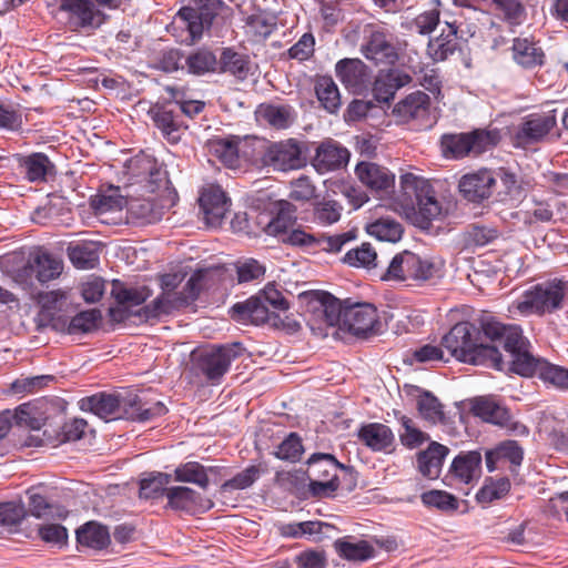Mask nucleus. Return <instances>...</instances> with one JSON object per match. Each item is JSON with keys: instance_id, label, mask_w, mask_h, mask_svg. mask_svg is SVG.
I'll return each instance as SVG.
<instances>
[{"instance_id": "27", "label": "nucleus", "mask_w": 568, "mask_h": 568, "mask_svg": "<svg viewBox=\"0 0 568 568\" xmlns=\"http://www.w3.org/2000/svg\"><path fill=\"white\" fill-rule=\"evenodd\" d=\"M458 49L457 27L452 23H446L442 33L428 41L427 53L433 61L438 62L448 59Z\"/></svg>"}, {"instance_id": "9", "label": "nucleus", "mask_w": 568, "mask_h": 568, "mask_svg": "<svg viewBox=\"0 0 568 568\" xmlns=\"http://www.w3.org/2000/svg\"><path fill=\"white\" fill-rule=\"evenodd\" d=\"M400 187L406 201L417 205L420 216L426 222H430L440 215L442 206L427 181L413 173H405L400 176Z\"/></svg>"}, {"instance_id": "60", "label": "nucleus", "mask_w": 568, "mask_h": 568, "mask_svg": "<svg viewBox=\"0 0 568 568\" xmlns=\"http://www.w3.org/2000/svg\"><path fill=\"white\" fill-rule=\"evenodd\" d=\"M237 282L247 283L263 277L265 267L254 258L239 261L235 264Z\"/></svg>"}, {"instance_id": "34", "label": "nucleus", "mask_w": 568, "mask_h": 568, "mask_svg": "<svg viewBox=\"0 0 568 568\" xmlns=\"http://www.w3.org/2000/svg\"><path fill=\"white\" fill-rule=\"evenodd\" d=\"M429 103L430 99L428 94L422 91H416L400 100L394 106L393 112L403 121H409L425 116L427 114Z\"/></svg>"}, {"instance_id": "24", "label": "nucleus", "mask_w": 568, "mask_h": 568, "mask_svg": "<svg viewBox=\"0 0 568 568\" xmlns=\"http://www.w3.org/2000/svg\"><path fill=\"white\" fill-rule=\"evenodd\" d=\"M390 38L392 36L383 30L372 31L367 43L363 47L365 58L376 63L393 64L397 60V52Z\"/></svg>"}, {"instance_id": "5", "label": "nucleus", "mask_w": 568, "mask_h": 568, "mask_svg": "<svg viewBox=\"0 0 568 568\" xmlns=\"http://www.w3.org/2000/svg\"><path fill=\"white\" fill-rule=\"evenodd\" d=\"M245 348L241 343H231L201 348L192 354L193 367L212 385L220 384L233 361L242 356Z\"/></svg>"}, {"instance_id": "40", "label": "nucleus", "mask_w": 568, "mask_h": 568, "mask_svg": "<svg viewBox=\"0 0 568 568\" xmlns=\"http://www.w3.org/2000/svg\"><path fill=\"white\" fill-rule=\"evenodd\" d=\"M77 540L82 546L103 549L110 544V532L105 526L89 521L77 530Z\"/></svg>"}, {"instance_id": "57", "label": "nucleus", "mask_w": 568, "mask_h": 568, "mask_svg": "<svg viewBox=\"0 0 568 568\" xmlns=\"http://www.w3.org/2000/svg\"><path fill=\"white\" fill-rule=\"evenodd\" d=\"M101 317L99 310L80 312L70 320V334H83L93 331Z\"/></svg>"}, {"instance_id": "32", "label": "nucleus", "mask_w": 568, "mask_h": 568, "mask_svg": "<svg viewBox=\"0 0 568 568\" xmlns=\"http://www.w3.org/2000/svg\"><path fill=\"white\" fill-rule=\"evenodd\" d=\"M514 60L524 68H535L544 63L542 49L531 39L516 38L511 47Z\"/></svg>"}, {"instance_id": "10", "label": "nucleus", "mask_w": 568, "mask_h": 568, "mask_svg": "<svg viewBox=\"0 0 568 568\" xmlns=\"http://www.w3.org/2000/svg\"><path fill=\"white\" fill-rule=\"evenodd\" d=\"M557 123L555 111L530 113L523 118L515 131V145L526 148L542 141Z\"/></svg>"}, {"instance_id": "56", "label": "nucleus", "mask_w": 568, "mask_h": 568, "mask_svg": "<svg viewBox=\"0 0 568 568\" xmlns=\"http://www.w3.org/2000/svg\"><path fill=\"white\" fill-rule=\"evenodd\" d=\"M304 452L302 439L296 433H291L275 450L274 455L282 460L297 462Z\"/></svg>"}, {"instance_id": "58", "label": "nucleus", "mask_w": 568, "mask_h": 568, "mask_svg": "<svg viewBox=\"0 0 568 568\" xmlns=\"http://www.w3.org/2000/svg\"><path fill=\"white\" fill-rule=\"evenodd\" d=\"M36 321L39 329L51 328L70 334V321L58 312L39 311Z\"/></svg>"}, {"instance_id": "18", "label": "nucleus", "mask_w": 568, "mask_h": 568, "mask_svg": "<svg viewBox=\"0 0 568 568\" xmlns=\"http://www.w3.org/2000/svg\"><path fill=\"white\" fill-rule=\"evenodd\" d=\"M116 394L98 393L80 400V408L83 412H91L105 422L124 418V402Z\"/></svg>"}, {"instance_id": "45", "label": "nucleus", "mask_w": 568, "mask_h": 568, "mask_svg": "<svg viewBox=\"0 0 568 568\" xmlns=\"http://www.w3.org/2000/svg\"><path fill=\"white\" fill-rule=\"evenodd\" d=\"M68 255L79 268H91L99 260V246L95 242L70 244Z\"/></svg>"}, {"instance_id": "2", "label": "nucleus", "mask_w": 568, "mask_h": 568, "mask_svg": "<svg viewBox=\"0 0 568 568\" xmlns=\"http://www.w3.org/2000/svg\"><path fill=\"white\" fill-rule=\"evenodd\" d=\"M307 325L318 334L338 325L355 336L377 334L381 328L377 308L371 303L339 301L327 292H313L306 305Z\"/></svg>"}, {"instance_id": "44", "label": "nucleus", "mask_w": 568, "mask_h": 568, "mask_svg": "<svg viewBox=\"0 0 568 568\" xmlns=\"http://www.w3.org/2000/svg\"><path fill=\"white\" fill-rule=\"evenodd\" d=\"M405 263L406 268L412 270L410 280L425 282L440 276L442 264L432 258L420 257L412 253V256H408Z\"/></svg>"}, {"instance_id": "3", "label": "nucleus", "mask_w": 568, "mask_h": 568, "mask_svg": "<svg viewBox=\"0 0 568 568\" xmlns=\"http://www.w3.org/2000/svg\"><path fill=\"white\" fill-rule=\"evenodd\" d=\"M484 312L477 320L478 325L470 322L455 324L442 338V345L459 362L488 367L489 361L497 355V346L480 342V320Z\"/></svg>"}, {"instance_id": "14", "label": "nucleus", "mask_w": 568, "mask_h": 568, "mask_svg": "<svg viewBox=\"0 0 568 568\" xmlns=\"http://www.w3.org/2000/svg\"><path fill=\"white\" fill-rule=\"evenodd\" d=\"M355 237L354 231L331 236H315L304 230L292 229L283 236L282 241L294 246H305L328 253H337L347 242L353 241Z\"/></svg>"}, {"instance_id": "50", "label": "nucleus", "mask_w": 568, "mask_h": 568, "mask_svg": "<svg viewBox=\"0 0 568 568\" xmlns=\"http://www.w3.org/2000/svg\"><path fill=\"white\" fill-rule=\"evenodd\" d=\"M335 548L338 555L347 560L364 561L373 556V547L365 540L351 542L336 540Z\"/></svg>"}, {"instance_id": "54", "label": "nucleus", "mask_w": 568, "mask_h": 568, "mask_svg": "<svg viewBox=\"0 0 568 568\" xmlns=\"http://www.w3.org/2000/svg\"><path fill=\"white\" fill-rule=\"evenodd\" d=\"M376 252L371 244L363 243L361 246L349 250L343 257V261L351 266L369 267L371 265L376 266Z\"/></svg>"}, {"instance_id": "55", "label": "nucleus", "mask_w": 568, "mask_h": 568, "mask_svg": "<svg viewBox=\"0 0 568 568\" xmlns=\"http://www.w3.org/2000/svg\"><path fill=\"white\" fill-rule=\"evenodd\" d=\"M420 498L424 505L443 511H454L458 508L457 498L444 490H429L423 493Z\"/></svg>"}, {"instance_id": "59", "label": "nucleus", "mask_w": 568, "mask_h": 568, "mask_svg": "<svg viewBox=\"0 0 568 568\" xmlns=\"http://www.w3.org/2000/svg\"><path fill=\"white\" fill-rule=\"evenodd\" d=\"M400 425L404 432L399 434L400 442L408 448H415L420 446L428 439V436L415 427L414 422L407 416H400Z\"/></svg>"}, {"instance_id": "62", "label": "nucleus", "mask_w": 568, "mask_h": 568, "mask_svg": "<svg viewBox=\"0 0 568 568\" xmlns=\"http://www.w3.org/2000/svg\"><path fill=\"white\" fill-rule=\"evenodd\" d=\"M339 485V477H333L323 480H310L308 491L313 497L316 498H329L335 496Z\"/></svg>"}, {"instance_id": "47", "label": "nucleus", "mask_w": 568, "mask_h": 568, "mask_svg": "<svg viewBox=\"0 0 568 568\" xmlns=\"http://www.w3.org/2000/svg\"><path fill=\"white\" fill-rule=\"evenodd\" d=\"M172 476L166 473H150L140 480V497L145 499L166 496Z\"/></svg>"}, {"instance_id": "11", "label": "nucleus", "mask_w": 568, "mask_h": 568, "mask_svg": "<svg viewBox=\"0 0 568 568\" xmlns=\"http://www.w3.org/2000/svg\"><path fill=\"white\" fill-rule=\"evenodd\" d=\"M343 473V480L347 481L348 489L356 486L357 473L352 466L339 463L335 456L326 453H315L307 460L306 476L308 480H323L339 477Z\"/></svg>"}, {"instance_id": "29", "label": "nucleus", "mask_w": 568, "mask_h": 568, "mask_svg": "<svg viewBox=\"0 0 568 568\" xmlns=\"http://www.w3.org/2000/svg\"><path fill=\"white\" fill-rule=\"evenodd\" d=\"M449 449L438 443H432L426 450L417 455V468L423 477L427 479L438 478L444 458Z\"/></svg>"}, {"instance_id": "36", "label": "nucleus", "mask_w": 568, "mask_h": 568, "mask_svg": "<svg viewBox=\"0 0 568 568\" xmlns=\"http://www.w3.org/2000/svg\"><path fill=\"white\" fill-rule=\"evenodd\" d=\"M409 77L396 71L379 73L373 84V94L378 102H389L396 91L408 83Z\"/></svg>"}, {"instance_id": "53", "label": "nucleus", "mask_w": 568, "mask_h": 568, "mask_svg": "<svg viewBox=\"0 0 568 568\" xmlns=\"http://www.w3.org/2000/svg\"><path fill=\"white\" fill-rule=\"evenodd\" d=\"M263 470L260 466L252 465L246 467L241 473L236 474L233 478L224 481L221 485V490L224 493L233 490H242L251 487L261 476Z\"/></svg>"}, {"instance_id": "63", "label": "nucleus", "mask_w": 568, "mask_h": 568, "mask_svg": "<svg viewBox=\"0 0 568 568\" xmlns=\"http://www.w3.org/2000/svg\"><path fill=\"white\" fill-rule=\"evenodd\" d=\"M342 206L336 201H323L315 207V219L322 224H333L341 219Z\"/></svg>"}, {"instance_id": "16", "label": "nucleus", "mask_w": 568, "mask_h": 568, "mask_svg": "<svg viewBox=\"0 0 568 568\" xmlns=\"http://www.w3.org/2000/svg\"><path fill=\"white\" fill-rule=\"evenodd\" d=\"M349 155V151L339 142L326 139L316 146L312 165L318 173L324 174L345 166Z\"/></svg>"}, {"instance_id": "19", "label": "nucleus", "mask_w": 568, "mask_h": 568, "mask_svg": "<svg viewBox=\"0 0 568 568\" xmlns=\"http://www.w3.org/2000/svg\"><path fill=\"white\" fill-rule=\"evenodd\" d=\"M199 204L206 224L217 226L229 211L231 202L220 185L209 184L203 187Z\"/></svg>"}, {"instance_id": "35", "label": "nucleus", "mask_w": 568, "mask_h": 568, "mask_svg": "<svg viewBox=\"0 0 568 568\" xmlns=\"http://www.w3.org/2000/svg\"><path fill=\"white\" fill-rule=\"evenodd\" d=\"M63 270L62 261L49 253L38 254L33 263L23 268L27 275L36 273V277L40 283H47L57 278Z\"/></svg>"}, {"instance_id": "22", "label": "nucleus", "mask_w": 568, "mask_h": 568, "mask_svg": "<svg viewBox=\"0 0 568 568\" xmlns=\"http://www.w3.org/2000/svg\"><path fill=\"white\" fill-rule=\"evenodd\" d=\"M336 77L352 92L362 93L368 87L367 67L359 59H342L335 65Z\"/></svg>"}, {"instance_id": "26", "label": "nucleus", "mask_w": 568, "mask_h": 568, "mask_svg": "<svg viewBox=\"0 0 568 568\" xmlns=\"http://www.w3.org/2000/svg\"><path fill=\"white\" fill-rule=\"evenodd\" d=\"M231 317L241 323L261 325L270 320L267 305L258 296H252L245 302L235 303L230 310Z\"/></svg>"}, {"instance_id": "7", "label": "nucleus", "mask_w": 568, "mask_h": 568, "mask_svg": "<svg viewBox=\"0 0 568 568\" xmlns=\"http://www.w3.org/2000/svg\"><path fill=\"white\" fill-rule=\"evenodd\" d=\"M58 12L67 18L72 30L98 29L105 20L101 8L114 9L121 0H54Z\"/></svg>"}, {"instance_id": "41", "label": "nucleus", "mask_w": 568, "mask_h": 568, "mask_svg": "<svg viewBox=\"0 0 568 568\" xmlns=\"http://www.w3.org/2000/svg\"><path fill=\"white\" fill-rule=\"evenodd\" d=\"M185 65L189 73L194 75H203L205 73L215 72L219 67V60L213 51L207 48H200L192 51L185 58Z\"/></svg>"}, {"instance_id": "52", "label": "nucleus", "mask_w": 568, "mask_h": 568, "mask_svg": "<svg viewBox=\"0 0 568 568\" xmlns=\"http://www.w3.org/2000/svg\"><path fill=\"white\" fill-rule=\"evenodd\" d=\"M510 481L507 477L486 479L485 485L479 489L476 497L480 503H491L504 498L510 490Z\"/></svg>"}, {"instance_id": "20", "label": "nucleus", "mask_w": 568, "mask_h": 568, "mask_svg": "<svg viewBox=\"0 0 568 568\" xmlns=\"http://www.w3.org/2000/svg\"><path fill=\"white\" fill-rule=\"evenodd\" d=\"M149 114L163 138L172 144L178 143L189 128L182 115L171 105L154 106Z\"/></svg>"}, {"instance_id": "23", "label": "nucleus", "mask_w": 568, "mask_h": 568, "mask_svg": "<svg viewBox=\"0 0 568 568\" xmlns=\"http://www.w3.org/2000/svg\"><path fill=\"white\" fill-rule=\"evenodd\" d=\"M357 179L372 191L387 192L395 184V175L386 168L373 162H359L355 168Z\"/></svg>"}, {"instance_id": "12", "label": "nucleus", "mask_w": 568, "mask_h": 568, "mask_svg": "<svg viewBox=\"0 0 568 568\" xmlns=\"http://www.w3.org/2000/svg\"><path fill=\"white\" fill-rule=\"evenodd\" d=\"M201 277L200 274H193L189 278L185 284V290L189 291L187 295L164 292L150 304L145 305L138 314L145 320H150L163 314H169L173 308L186 305L190 300L193 301L197 297Z\"/></svg>"}, {"instance_id": "17", "label": "nucleus", "mask_w": 568, "mask_h": 568, "mask_svg": "<svg viewBox=\"0 0 568 568\" xmlns=\"http://www.w3.org/2000/svg\"><path fill=\"white\" fill-rule=\"evenodd\" d=\"M481 474V455L476 450L460 453L457 455L446 476L447 485L465 484L477 481Z\"/></svg>"}, {"instance_id": "30", "label": "nucleus", "mask_w": 568, "mask_h": 568, "mask_svg": "<svg viewBox=\"0 0 568 568\" xmlns=\"http://www.w3.org/2000/svg\"><path fill=\"white\" fill-rule=\"evenodd\" d=\"M166 412L168 409L163 403H142L136 395L128 397L124 402V418L133 422H149L155 417L163 416Z\"/></svg>"}, {"instance_id": "13", "label": "nucleus", "mask_w": 568, "mask_h": 568, "mask_svg": "<svg viewBox=\"0 0 568 568\" xmlns=\"http://www.w3.org/2000/svg\"><path fill=\"white\" fill-rule=\"evenodd\" d=\"M262 160L264 164L283 172L301 169L305 164L301 144L295 139L270 144Z\"/></svg>"}, {"instance_id": "15", "label": "nucleus", "mask_w": 568, "mask_h": 568, "mask_svg": "<svg viewBox=\"0 0 568 568\" xmlns=\"http://www.w3.org/2000/svg\"><path fill=\"white\" fill-rule=\"evenodd\" d=\"M497 186V176L494 171L481 169L465 174L458 182L462 196L471 203H483L493 195Z\"/></svg>"}, {"instance_id": "37", "label": "nucleus", "mask_w": 568, "mask_h": 568, "mask_svg": "<svg viewBox=\"0 0 568 568\" xmlns=\"http://www.w3.org/2000/svg\"><path fill=\"white\" fill-rule=\"evenodd\" d=\"M128 213L138 223L152 224L162 219L164 207L151 199H131L128 201Z\"/></svg>"}, {"instance_id": "42", "label": "nucleus", "mask_w": 568, "mask_h": 568, "mask_svg": "<svg viewBox=\"0 0 568 568\" xmlns=\"http://www.w3.org/2000/svg\"><path fill=\"white\" fill-rule=\"evenodd\" d=\"M168 506L175 510L191 511L201 505V495L185 486L170 487L166 491Z\"/></svg>"}, {"instance_id": "43", "label": "nucleus", "mask_w": 568, "mask_h": 568, "mask_svg": "<svg viewBox=\"0 0 568 568\" xmlns=\"http://www.w3.org/2000/svg\"><path fill=\"white\" fill-rule=\"evenodd\" d=\"M315 93L321 105L329 113H336L341 108L339 90L331 77H320L315 83Z\"/></svg>"}, {"instance_id": "64", "label": "nucleus", "mask_w": 568, "mask_h": 568, "mask_svg": "<svg viewBox=\"0 0 568 568\" xmlns=\"http://www.w3.org/2000/svg\"><path fill=\"white\" fill-rule=\"evenodd\" d=\"M315 39L312 33H304L300 40L288 49V57L298 61L310 59L314 53Z\"/></svg>"}, {"instance_id": "61", "label": "nucleus", "mask_w": 568, "mask_h": 568, "mask_svg": "<svg viewBox=\"0 0 568 568\" xmlns=\"http://www.w3.org/2000/svg\"><path fill=\"white\" fill-rule=\"evenodd\" d=\"M408 256H412V252L409 251H404L399 254H396L390 261L383 278L397 281L410 280L412 270L406 268L407 266L405 263V261L408 260Z\"/></svg>"}, {"instance_id": "4", "label": "nucleus", "mask_w": 568, "mask_h": 568, "mask_svg": "<svg viewBox=\"0 0 568 568\" xmlns=\"http://www.w3.org/2000/svg\"><path fill=\"white\" fill-rule=\"evenodd\" d=\"M567 293V281H546L525 291L521 297L509 306V312L524 316L551 314L562 307Z\"/></svg>"}, {"instance_id": "31", "label": "nucleus", "mask_w": 568, "mask_h": 568, "mask_svg": "<svg viewBox=\"0 0 568 568\" xmlns=\"http://www.w3.org/2000/svg\"><path fill=\"white\" fill-rule=\"evenodd\" d=\"M296 207L288 201H278L276 213L267 221L263 230L267 235L284 236L296 222Z\"/></svg>"}, {"instance_id": "28", "label": "nucleus", "mask_w": 568, "mask_h": 568, "mask_svg": "<svg viewBox=\"0 0 568 568\" xmlns=\"http://www.w3.org/2000/svg\"><path fill=\"white\" fill-rule=\"evenodd\" d=\"M358 439L374 452L389 449L395 440L392 429L381 423L363 425L357 432Z\"/></svg>"}, {"instance_id": "48", "label": "nucleus", "mask_w": 568, "mask_h": 568, "mask_svg": "<svg viewBox=\"0 0 568 568\" xmlns=\"http://www.w3.org/2000/svg\"><path fill=\"white\" fill-rule=\"evenodd\" d=\"M236 138L216 139L210 142V151L227 168H236L240 162Z\"/></svg>"}, {"instance_id": "8", "label": "nucleus", "mask_w": 568, "mask_h": 568, "mask_svg": "<svg viewBox=\"0 0 568 568\" xmlns=\"http://www.w3.org/2000/svg\"><path fill=\"white\" fill-rule=\"evenodd\" d=\"M497 144L495 133L476 130L470 133L446 134L442 138V148L446 156L462 159L466 155H479Z\"/></svg>"}, {"instance_id": "38", "label": "nucleus", "mask_w": 568, "mask_h": 568, "mask_svg": "<svg viewBox=\"0 0 568 568\" xmlns=\"http://www.w3.org/2000/svg\"><path fill=\"white\" fill-rule=\"evenodd\" d=\"M217 69L234 75L239 80H245L251 70V60L247 55L234 51L232 48H224L219 59Z\"/></svg>"}, {"instance_id": "1", "label": "nucleus", "mask_w": 568, "mask_h": 568, "mask_svg": "<svg viewBox=\"0 0 568 568\" xmlns=\"http://www.w3.org/2000/svg\"><path fill=\"white\" fill-rule=\"evenodd\" d=\"M480 327L490 342L501 344L506 352V358H504L497 348L496 358L489 361L488 367L523 377L538 376L545 383L568 389V368L534 356L530 352V342L523 335L518 325H506L493 315H484Z\"/></svg>"}, {"instance_id": "21", "label": "nucleus", "mask_w": 568, "mask_h": 568, "mask_svg": "<svg viewBox=\"0 0 568 568\" xmlns=\"http://www.w3.org/2000/svg\"><path fill=\"white\" fill-rule=\"evenodd\" d=\"M470 412L486 423L499 427L514 428L509 410L489 396H479L470 400Z\"/></svg>"}, {"instance_id": "33", "label": "nucleus", "mask_w": 568, "mask_h": 568, "mask_svg": "<svg viewBox=\"0 0 568 568\" xmlns=\"http://www.w3.org/2000/svg\"><path fill=\"white\" fill-rule=\"evenodd\" d=\"M19 163L30 182H44L55 171V166L48 155L40 152L22 156Z\"/></svg>"}, {"instance_id": "49", "label": "nucleus", "mask_w": 568, "mask_h": 568, "mask_svg": "<svg viewBox=\"0 0 568 568\" xmlns=\"http://www.w3.org/2000/svg\"><path fill=\"white\" fill-rule=\"evenodd\" d=\"M176 481L191 483L206 489L210 484L206 468L196 462H189L180 465L174 470Z\"/></svg>"}, {"instance_id": "51", "label": "nucleus", "mask_w": 568, "mask_h": 568, "mask_svg": "<svg viewBox=\"0 0 568 568\" xmlns=\"http://www.w3.org/2000/svg\"><path fill=\"white\" fill-rule=\"evenodd\" d=\"M417 408L422 417L430 424L444 423L445 420L443 405L428 392L419 396Z\"/></svg>"}, {"instance_id": "25", "label": "nucleus", "mask_w": 568, "mask_h": 568, "mask_svg": "<svg viewBox=\"0 0 568 568\" xmlns=\"http://www.w3.org/2000/svg\"><path fill=\"white\" fill-rule=\"evenodd\" d=\"M256 119L275 130H286L296 120V112L288 104L262 103L255 111Z\"/></svg>"}, {"instance_id": "46", "label": "nucleus", "mask_w": 568, "mask_h": 568, "mask_svg": "<svg viewBox=\"0 0 568 568\" xmlns=\"http://www.w3.org/2000/svg\"><path fill=\"white\" fill-rule=\"evenodd\" d=\"M367 233L379 241L396 243L402 239V224L389 217H381L368 224Z\"/></svg>"}, {"instance_id": "6", "label": "nucleus", "mask_w": 568, "mask_h": 568, "mask_svg": "<svg viewBox=\"0 0 568 568\" xmlns=\"http://www.w3.org/2000/svg\"><path fill=\"white\" fill-rule=\"evenodd\" d=\"M222 7L221 0H192L189 6L182 7L174 16L173 24L186 30L183 40L194 44L209 31Z\"/></svg>"}, {"instance_id": "39", "label": "nucleus", "mask_w": 568, "mask_h": 568, "mask_svg": "<svg viewBox=\"0 0 568 568\" xmlns=\"http://www.w3.org/2000/svg\"><path fill=\"white\" fill-rule=\"evenodd\" d=\"M111 295L114 297L119 306L129 310L143 304L150 296V290L145 286H126L121 281L114 280L112 282Z\"/></svg>"}]
</instances>
